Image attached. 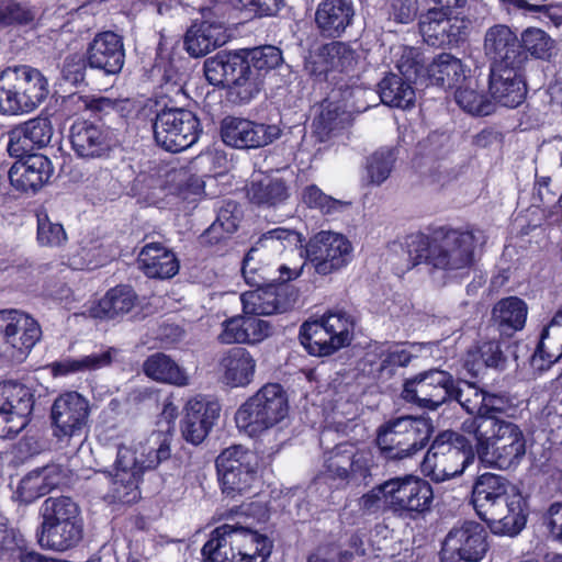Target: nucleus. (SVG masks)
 I'll return each mask as SVG.
<instances>
[{
    "label": "nucleus",
    "mask_w": 562,
    "mask_h": 562,
    "mask_svg": "<svg viewBox=\"0 0 562 562\" xmlns=\"http://www.w3.org/2000/svg\"><path fill=\"white\" fill-rule=\"evenodd\" d=\"M282 63V50L274 45L221 50L205 59L204 76L210 85L226 88L228 102L241 105L258 95L266 75Z\"/></svg>",
    "instance_id": "obj_1"
},
{
    "label": "nucleus",
    "mask_w": 562,
    "mask_h": 562,
    "mask_svg": "<svg viewBox=\"0 0 562 562\" xmlns=\"http://www.w3.org/2000/svg\"><path fill=\"white\" fill-rule=\"evenodd\" d=\"M470 502L477 517L496 536L516 537L527 525L528 497L499 474H479L472 485Z\"/></svg>",
    "instance_id": "obj_2"
},
{
    "label": "nucleus",
    "mask_w": 562,
    "mask_h": 562,
    "mask_svg": "<svg viewBox=\"0 0 562 562\" xmlns=\"http://www.w3.org/2000/svg\"><path fill=\"white\" fill-rule=\"evenodd\" d=\"M427 231V234L417 232L405 238L412 267L425 263L435 270L457 271L474 265L476 238L471 228L429 225Z\"/></svg>",
    "instance_id": "obj_3"
},
{
    "label": "nucleus",
    "mask_w": 562,
    "mask_h": 562,
    "mask_svg": "<svg viewBox=\"0 0 562 562\" xmlns=\"http://www.w3.org/2000/svg\"><path fill=\"white\" fill-rule=\"evenodd\" d=\"M357 61L356 50L348 43L333 40L310 53L304 69L315 82H327L333 95L338 92L346 100L364 89L360 77L351 74Z\"/></svg>",
    "instance_id": "obj_4"
},
{
    "label": "nucleus",
    "mask_w": 562,
    "mask_h": 562,
    "mask_svg": "<svg viewBox=\"0 0 562 562\" xmlns=\"http://www.w3.org/2000/svg\"><path fill=\"white\" fill-rule=\"evenodd\" d=\"M273 541L256 529L223 524L213 529L203 544L204 562H267Z\"/></svg>",
    "instance_id": "obj_5"
},
{
    "label": "nucleus",
    "mask_w": 562,
    "mask_h": 562,
    "mask_svg": "<svg viewBox=\"0 0 562 562\" xmlns=\"http://www.w3.org/2000/svg\"><path fill=\"white\" fill-rule=\"evenodd\" d=\"M375 469L378 463L370 447L344 441L325 453L319 477L330 490L346 491L369 486Z\"/></svg>",
    "instance_id": "obj_6"
},
{
    "label": "nucleus",
    "mask_w": 562,
    "mask_h": 562,
    "mask_svg": "<svg viewBox=\"0 0 562 562\" xmlns=\"http://www.w3.org/2000/svg\"><path fill=\"white\" fill-rule=\"evenodd\" d=\"M42 522L36 530L41 548L65 552L83 537V520L78 504L69 496L47 497L41 506Z\"/></svg>",
    "instance_id": "obj_7"
},
{
    "label": "nucleus",
    "mask_w": 562,
    "mask_h": 562,
    "mask_svg": "<svg viewBox=\"0 0 562 562\" xmlns=\"http://www.w3.org/2000/svg\"><path fill=\"white\" fill-rule=\"evenodd\" d=\"M465 435L448 429L434 437L422 461L425 476L441 483L463 474L476 456L475 446Z\"/></svg>",
    "instance_id": "obj_8"
},
{
    "label": "nucleus",
    "mask_w": 562,
    "mask_h": 562,
    "mask_svg": "<svg viewBox=\"0 0 562 562\" xmlns=\"http://www.w3.org/2000/svg\"><path fill=\"white\" fill-rule=\"evenodd\" d=\"M434 432L435 426L429 417L406 415L380 425L374 442L384 459L396 461L424 450Z\"/></svg>",
    "instance_id": "obj_9"
},
{
    "label": "nucleus",
    "mask_w": 562,
    "mask_h": 562,
    "mask_svg": "<svg viewBox=\"0 0 562 562\" xmlns=\"http://www.w3.org/2000/svg\"><path fill=\"white\" fill-rule=\"evenodd\" d=\"M289 409L284 387L278 382H269L237 408L234 419L239 431L256 438L285 419Z\"/></svg>",
    "instance_id": "obj_10"
},
{
    "label": "nucleus",
    "mask_w": 562,
    "mask_h": 562,
    "mask_svg": "<svg viewBox=\"0 0 562 562\" xmlns=\"http://www.w3.org/2000/svg\"><path fill=\"white\" fill-rule=\"evenodd\" d=\"M353 318L345 312H327L317 319L304 322L299 339L313 357H329L351 344Z\"/></svg>",
    "instance_id": "obj_11"
},
{
    "label": "nucleus",
    "mask_w": 562,
    "mask_h": 562,
    "mask_svg": "<svg viewBox=\"0 0 562 562\" xmlns=\"http://www.w3.org/2000/svg\"><path fill=\"white\" fill-rule=\"evenodd\" d=\"M475 439L479 459L498 470L518 467L526 453V439L515 423H502L493 429L467 434Z\"/></svg>",
    "instance_id": "obj_12"
},
{
    "label": "nucleus",
    "mask_w": 562,
    "mask_h": 562,
    "mask_svg": "<svg viewBox=\"0 0 562 562\" xmlns=\"http://www.w3.org/2000/svg\"><path fill=\"white\" fill-rule=\"evenodd\" d=\"M2 92L5 104L2 114H26L37 109L48 97L47 78L27 65L2 69Z\"/></svg>",
    "instance_id": "obj_13"
},
{
    "label": "nucleus",
    "mask_w": 562,
    "mask_h": 562,
    "mask_svg": "<svg viewBox=\"0 0 562 562\" xmlns=\"http://www.w3.org/2000/svg\"><path fill=\"white\" fill-rule=\"evenodd\" d=\"M218 486L224 497L236 499L254 493L258 481L256 454L241 445L225 448L215 459Z\"/></svg>",
    "instance_id": "obj_14"
},
{
    "label": "nucleus",
    "mask_w": 562,
    "mask_h": 562,
    "mask_svg": "<svg viewBox=\"0 0 562 562\" xmlns=\"http://www.w3.org/2000/svg\"><path fill=\"white\" fill-rule=\"evenodd\" d=\"M153 132L158 146L170 153H180L198 142L203 128L195 112L165 106L156 113Z\"/></svg>",
    "instance_id": "obj_15"
},
{
    "label": "nucleus",
    "mask_w": 562,
    "mask_h": 562,
    "mask_svg": "<svg viewBox=\"0 0 562 562\" xmlns=\"http://www.w3.org/2000/svg\"><path fill=\"white\" fill-rule=\"evenodd\" d=\"M389 510L404 520L425 519L434 505L431 484L412 474L386 480Z\"/></svg>",
    "instance_id": "obj_16"
},
{
    "label": "nucleus",
    "mask_w": 562,
    "mask_h": 562,
    "mask_svg": "<svg viewBox=\"0 0 562 562\" xmlns=\"http://www.w3.org/2000/svg\"><path fill=\"white\" fill-rule=\"evenodd\" d=\"M2 363L24 362L42 337L38 322L30 314L13 308H2Z\"/></svg>",
    "instance_id": "obj_17"
},
{
    "label": "nucleus",
    "mask_w": 562,
    "mask_h": 562,
    "mask_svg": "<svg viewBox=\"0 0 562 562\" xmlns=\"http://www.w3.org/2000/svg\"><path fill=\"white\" fill-rule=\"evenodd\" d=\"M89 401L77 391L60 393L49 413L52 435L57 442L69 445L72 438L86 435L89 428Z\"/></svg>",
    "instance_id": "obj_18"
},
{
    "label": "nucleus",
    "mask_w": 562,
    "mask_h": 562,
    "mask_svg": "<svg viewBox=\"0 0 562 562\" xmlns=\"http://www.w3.org/2000/svg\"><path fill=\"white\" fill-rule=\"evenodd\" d=\"M454 381V376L446 370H425L405 380L402 397L408 403L435 411L449 402Z\"/></svg>",
    "instance_id": "obj_19"
},
{
    "label": "nucleus",
    "mask_w": 562,
    "mask_h": 562,
    "mask_svg": "<svg viewBox=\"0 0 562 562\" xmlns=\"http://www.w3.org/2000/svg\"><path fill=\"white\" fill-rule=\"evenodd\" d=\"M485 528L472 520L452 528L446 536L440 550V562H480L490 544Z\"/></svg>",
    "instance_id": "obj_20"
},
{
    "label": "nucleus",
    "mask_w": 562,
    "mask_h": 562,
    "mask_svg": "<svg viewBox=\"0 0 562 562\" xmlns=\"http://www.w3.org/2000/svg\"><path fill=\"white\" fill-rule=\"evenodd\" d=\"M305 252L315 271L327 276L348 265L351 260L352 245L341 234L321 231L310 238Z\"/></svg>",
    "instance_id": "obj_21"
},
{
    "label": "nucleus",
    "mask_w": 562,
    "mask_h": 562,
    "mask_svg": "<svg viewBox=\"0 0 562 562\" xmlns=\"http://www.w3.org/2000/svg\"><path fill=\"white\" fill-rule=\"evenodd\" d=\"M451 10L432 8L419 18V31L434 47H459L468 38L469 20L450 16Z\"/></svg>",
    "instance_id": "obj_22"
},
{
    "label": "nucleus",
    "mask_w": 562,
    "mask_h": 562,
    "mask_svg": "<svg viewBox=\"0 0 562 562\" xmlns=\"http://www.w3.org/2000/svg\"><path fill=\"white\" fill-rule=\"evenodd\" d=\"M221 10L222 7L218 4L203 8L201 10V22L193 23L188 29L184 36V45L190 56H205L211 50L226 43V20Z\"/></svg>",
    "instance_id": "obj_23"
},
{
    "label": "nucleus",
    "mask_w": 562,
    "mask_h": 562,
    "mask_svg": "<svg viewBox=\"0 0 562 562\" xmlns=\"http://www.w3.org/2000/svg\"><path fill=\"white\" fill-rule=\"evenodd\" d=\"M221 10L222 7L218 4L203 8L201 10V22L193 23L188 29L184 36V45L190 56H205L211 50L226 43V20Z\"/></svg>",
    "instance_id": "obj_24"
},
{
    "label": "nucleus",
    "mask_w": 562,
    "mask_h": 562,
    "mask_svg": "<svg viewBox=\"0 0 562 562\" xmlns=\"http://www.w3.org/2000/svg\"><path fill=\"white\" fill-rule=\"evenodd\" d=\"M221 10L222 7L218 4L203 8L201 10V22L193 23L188 29L184 36V45L190 56H205L211 50L226 43V20Z\"/></svg>",
    "instance_id": "obj_25"
},
{
    "label": "nucleus",
    "mask_w": 562,
    "mask_h": 562,
    "mask_svg": "<svg viewBox=\"0 0 562 562\" xmlns=\"http://www.w3.org/2000/svg\"><path fill=\"white\" fill-rule=\"evenodd\" d=\"M2 439H13L31 422L35 397L32 389L2 380Z\"/></svg>",
    "instance_id": "obj_26"
},
{
    "label": "nucleus",
    "mask_w": 562,
    "mask_h": 562,
    "mask_svg": "<svg viewBox=\"0 0 562 562\" xmlns=\"http://www.w3.org/2000/svg\"><path fill=\"white\" fill-rule=\"evenodd\" d=\"M220 134L223 143L229 147L255 149L271 144L280 136L281 130L277 125L226 116L221 122Z\"/></svg>",
    "instance_id": "obj_27"
},
{
    "label": "nucleus",
    "mask_w": 562,
    "mask_h": 562,
    "mask_svg": "<svg viewBox=\"0 0 562 562\" xmlns=\"http://www.w3.org/2000/svg\"><path fill=\"white\" fill-rule=\"evenodd\" d=\"M413 358V353L402 342H375L364 352L361 360L362 371L378 381L386 382L400 369L406 368Z\"/></svg>",
    "instance_id": "obj_28"
},
{
    "label": "nucleus",
    "mask_w": 562,
    "mask_h": 562,
    "mask_svg": "<svg viewBox=\"0 0 562 562\" xmlns=\"http://www.w3.org/2000/svg\"><path fill=\"white\" fill-rule=\"evenodd\" d=\"M69 138L76 155L85 159H108L119 144L109 126L89 121L75 122Z\"/></svg>",
    "instance_id": "obj_29"
},
{
    "label": "nucleus",
    "mask_w": 562,
    "mask_h": 562,
    "mask_svg": "<svg viewBox=\"0 0 562 562\" xmlns=\"http://www.w3.org/2000/svg\"><path fill=\"white\" fill-rule=\"evenodd\" d=\"M221 405L203 396L190 398L180 419V432L183 440L193 446L201 445L220 417Z\"/></svg>",
    "instance_id": "obj_30"
},
{
    "label": "nucleus",
    "mask_w": 562,
    "mask_h": 562,
    "mask_svg": "<svg viewBox=\"0 0 562 562\" xmlns=\"http://www.w3.org/2000/svg\"><path fill=\"white\" fill-rule=\"evenodd\" d=\"M86 58L91 69L119 75L125 64L123 36L110 30L98 32L87 45Z\"/></svg>",
    "instance_id": "obj_31"
},
{
    "label": "nucleus",
    "mask_w": 562,
    "mask_h": 562,
    "mask_svg": "<svg viewBox=\"0 0 562 562\" xmlns=\"http://www.w3.org/2000/svg\"><path fill=\"white\" fill-rule=\"evenodd\" d=\"M520 35L506 24L490 26L484 36V50L491 68L521 67Z\"/></svg>",
    "instance_id": "obj_32"
},
{
    "label": "nucleus",
    "mask_w": 562,
    "mask_h": 562,
    "mask_svg": "<svg viewBox=\"0 0 562 562\" xmlns=\"http://www.w3.org/2000/svg\"><path fill=\"white\" fill-rule=\"evenodd\" d=\"M54 173L50 159L42 154H31L16 159L8 171L10 184L19 192H36Z\"/></svg>",
    "instance_id": "obj_33"
},
{
    "label": "nucleus",
    "mask_w": 562,
    "mask_h": 562,
    "mask_svg": "<svg viewBox=\"0 0 562 562\" xmlns=\"http://www.w3.org/2000/svg\"><path fill=\"white\" fill-rule=\"evenodd\" d=\"M288 284H276L244 292L240 296L246 315H272L288 312L296 301Z\"/></svg>",
    "instance_id": "obj_34"
},
{
    "label": "nucleus",
    "mask_w": 562,
    "mask_h": 562,
    "mask_svg": "<svg viewBox=\"0 0 562 562\" xmlns=\"http://www.w3.org/2000/svg\"><path fill=\"white\" fill-rule=\"evenodd\" d=\"M526 70L521 67L491 68L488 89L498 104L515 109L527 97Z\"/></svg>",
    "instance_id": "obj_35"
},
{
    "label": "nucleus",
    "mask_w": 562,
    "mask_h": 562,
    "mask_svg": "<svg viewBox=\"0 0 562 562\" xmlns=\"http://www.w3.org/2000/svg\"><path fill=\"white\" fill-rule=\"evenodd\" d=\"M355 14L352 0H321L315 11V25L322 37L337 40L352 25Z\"/></svg>",
    "instance_id": "obj_36"
},
{
    "label": "nucleus",
    "mask_w": 562,
    "mask_h": 562,
    "mask_svg": "<svg viewBox=\"0 0 562 562\" xmlns=\"http://www.w3.org/2000/svg\"><path fill=\"white\" fill-rule=\"evenodd\" d=\"M513 409L514 403L508 393L486 390L481 414L465 418L460 429L464 434H474L487 428L493 429L502 423H509L502 419L501 416H508L509 411Z\"/></svg>",
    "instance_id": "obj_37"
},
{
    "label": "nucleus",
    "mask_w": 562,
    "mask_h": 562,
    "mask_svg": "<svg viewBox=\"0 0 562 562\" xmlns=\"http://www.w3.org/2000/svg\"><path fill=\"white\" fill-rule=\"evenodd\" d=\"M137 261L144 274L150 279H170L180 268L175 252L161 243H148L138 254Z\"/></svg>",
    "instance_id": "obj_38"
},
{
    "label": "nucleus",
    "mask_w": 562,
    "mask_h": 562,
    "mask_svg": "<svg viewBox=\"0 0 562 562\" xmlns=\"http://www.w3.org/2000/svg\"><path fill=\"white\" fill-rule=\"evenodd\" d=\"M138 301L135 290L130 284H119L109 289L89 308L92 318L101 321L114 319L130 313Z\"/></svg>",
    "instance_id": "obj_39"
},
{
    "label": "nucleus",
    "mask_w": 562,
    "mask_h": 562,
    "mask_svg": "<svg viewBox=\"0 0 562 562\" xmlns=\"http://www.w3.org/2000/svg\"><path fill=\"white\" fill-rule=\"evenodd\" d=\"M301 272V269H291L285 265H280L277 269L261 265L254 260L251 251L245 256L241 263V274L245 282L255 289L288 284V282L299 278Z\"/></svg>",
    "instance_id": "obj_40"
},
{
    "label": "nucleus",
    "mask_w": 562,
    "mask_h": 562,
    "mask_svg": "<svg viewBox=\"0 0 562 562\" xmlns=\"http://www.w3.org/2000/svg\"><path fill=\"white\" fill-rule=\"evenodd\" d=\"M222 380L229 387H245L255 375L256 360L244 347L231 348L221 359Z\"/></svg>",
    "instance_id": "obj_41"
},
{
    "label": "nucleus",
    "mask_w": 562,
    "mask_h": 562,
    "mask_svg": "<svg viewBox=\"0 0 562 562\" xmlns=\"http://www.w3.org/2000/svg\"><path fill=\"white\" fill-rule=\"evenodd\" d=\"M527 303L518 296L503 297L495 303L491 313L492 325L507 337L521 330L527 321Z\"/></svg>",
    "instance_id": "obj_42"
},
{
    "label": "nucleus",
    "mask_w": 562,
    "mask_h": 562,
    "mask_svg": "<svg viewBox=\"0 0 562 562\" xmlns=\"http://www.w3.org/2000/svg\"><path fill=\"white\" fill-rule=\"evenodd\" d=\"M404 67L405 64L400 67L402 75L387 72L378 83L380 100L390 108L408 109L415 104V89Z\"/></svg>",
    "instance_id": "obj_43"
},
{
    "label": "nucleus",
    "mask_w": 562,
    "mask_h": 562,
    "mask_svg": "<svg viewBox=\"0 0 562 562\" xmlns=\"http://www.w3.org/2000/svg\"><path fill=\"white\" fill-rule=\"evenodd\" d=\"M506 357L497 340L480 341L470 348L465 356L463 367L472 379H480L487 368H503Z\"/></svg>",
    "instance_id": "obj_44"
},
{
    "label": "nucleus",
    "mask_w": 562,
    "mask_h": 562,
    "mask_svg": "<svg viewBox=\"0 0 562 562\" xmlns=\"http://www.w3.org/2000/svg\"><path fill=\"white\" fill-rule=\"evenodd\" d=\"M521 68L528 60L551 61L558 55L557 42L544 30L529 26L520 33Z\"/></svg>",
    "instance_id": "obj_45"
},
{
    "label": "nucleus",
    "mask_w": 562,
    "mask_h": 562,
    "mask_svg": "<svg viewBox=\"0 0 562 562\" xmlns=\"http://www.w3.org/2000/svg\"><path fill=\"white\" fill-rule=\"evenodd\" d=\"M145 375L156 382L176 386L189 384V376L170 356L164 352H155L146 358L143 363Z\"/></svg>",
    "instance_id": "obj_46"
},
{
    "label": "nucleus",
    "mask_w": 562,
    "mask_h": 562,
    "mask_svg": "<svg viewBox=\"0 0 562 562\" xmlns=\"http://www.w3.org/2000/svg\"><path fill=\"white\" fill-rule=\"evenodd\" d=\"M142 474L135 468H117L104 496L109 504L132 505L139 501Z\"/></svg>",
    "instance_id": "obj_47"
},
{
    "label": "nucleus",
    "mask_w": 562,
    "mask_h": 562,
    "mask_svg": "<svg viewBox=\"0 0 562 562\" xmlns=\"http://www.w3.org/2000/svg\"><path fill=\"white\" fill-rule=\"evenodd\" d=\"M426 71L430 83L443 89H454L465 80V70L461 59L449 53L437 55Z\"/></svg>",
    "instance_id": "obj_48"
},
{
    "label": "nucleus",
    "mask_w": 562,
    "mask_h": 562,
    "mask_svg": "<svg viewBox=\"0 0 562 562\" xmlns=\"http://www.w3.org/2000/svg\"><path fill=\"white\" fill-rule=\"evenodd\" d=\"M2 562H56L30 549L29 542L19 529H2Z\"/></svg>",
    "instance_id": "obj_49"
},
{
    "label": "nucleus",
    "mask_w": 562,
    "mask_h": 562,
    "mask_svg": "<svg viewBox=\"0 0 562 562\" xmlns=\"http://www.w3.org/2000/svg\"><path fill=\"white\" fill-rule=\"evenodd\" d=\"M170 438L161 431L153 434L139 447V456L134 458L133 468L142 474L146 470L156 469L171 456Z\"/></svg>",
    "instance_id": "obj_50"
},
{
    "label": "nucleus",
    "mask_w": 562,
    "mask_h": 562,
    "mask_svg": "<svg viewBox=\"0 0 562 562\" xmlns=\"http://www.w3.org/2000/svg\"><path fill=\"white\" fill-rule=\"evenodd\" d=\"M562 358V329L549 323L540 333L539 341L532 355V364L538 369H549Z\"/></svg>",
    "instance_id": "obj_51"
},
{
    "label": "nucleus",
    "mask_w": 562,
    "mask_h": 562,
    "mask_svg": "<svg viewBox=\"0 0 562 562\" xmlns=\"http://www.w3.org/2000/svg\"><path fill=\"white\" fill-rule=\"evenodd\" d=\"M247 195L252 204L271 207L286 201L289 188L282 179L266 177L258 181H251Z\"/></svg>",
    "instance_id": "obj_52"
},
{
    "label": "nucleus",
    "mask_w": 562,
    "mask_h": 562,
    "mask_svg": "<svg viewBox=\"0 0 562 562\" xmlns=\"http://www.w3.org/2000/svg\"><path fill=\"white\" fill-rule=\"evenodd\" d=\"M112 348L101 352L91 353L81 358H67L55 361L52 364L54 375H69L77 372L97 371L99 369L111 366L113 361Z\"/></svg>",
    "instance_id": "obj_53"
},
{
    "label": "nucleus",
    "mask_w": 562,
    "mask_h": 562,
    "mask_svg": "<svg viewBox=\"0 0 562 562\" xmlns=\"http://www.w3.org/2000/svg\"><path fill=\"white\" fill-rule=\"evenodd\" d=\"M398 150L395 147H380L366 160L368 183L380 186L391 175L397 160Z\"/></svg>",
    "instance_id": "obj_54"
},
{
    "label": "nucleus",
    "mask_w": 562,
    "mask_h": 562,
    "mask_svg": "<svg viewBox=\"0 0 562 562\" xmlns=\"http://www.w3.org/2000/svg\"><path fill=\"white\" fill-rule=\"evenodd\" d=\"M486 389L473 381H454L449 402L456 401L471 416L481 414Z\"/></svg>",
    "instance_id": "obj_55"
},
{
    "label": "nucleus",
    "mask_w": 562,
    "mask_h": 562,
    "mask_svg": "<svg viewBox=\"0 0 562 562\" xmlns=\"http://www.w3.org/2000/svg\"><path fill=\"white\" fill-rule=\"evenodd\" d=\"M36 240L41 247L60 248L68 241V235L60 222H54L46 211L36 213Z\"/></svg>",
    "instance_id": "obj_56"
},
{
    "label": "nucleus",
    "mask_w": 562,
    "mask_h": 562,
    "mask_svg": "<svg viewBox=\"0 0 562 562\" xmlns=\"http://www.w3.org/2000/svg\"><path fill=\"white\" fill-rule=\"evenodd\" d=\"M36 9L26 2L2 0V27H29L35 25Z\"/></svg>",
    "instance_id": "obj_57"
},
{
    "label": "nucleus",
    "mask_w": 562,
    "mask_h": 562,
    "mask_svg": "<svg viewBox=\"0 0 562 562\" xmlns=\"http://www.w3.org/2000/svg\"><path fill=\"white\" fill-rule=\"evenodd\" d=\"M350 100L340 98L338 92H335V95H333V88H330L328 97L321 103V112L316 117L317 127L326 134L333 132L340 116L346 112Z\"/></svg>",
    "instance_id": "obj_58"
},
{
    "label": "nucleus",
    "mask_w": 562,
    "mask_h": 562,
    "mask_svg": "<svg viewBox=\"0 0 562 562\" xmlns=\"http://www.w3.org/2000/svg\"><path fill=\"white\" fill-rule=\"evenodd\" d=\"M150 75L161 87H170L171 90L182 88V74L169 54H164L161 49L157 52Z\"/></svg>",
    "instance_id": "obj_59"
},
{
    "label": "nucleus",
    "mask_w": 562,
    "mask_h": 562,
    "mask_svg": "<svg viewBox=\"0 0 562 562\" xmlns=\"http://www.w3.org/2000/svg\"><path fill=\"white\" fill-rule=\"evenodd\" d=\"M301 202L307 209L317 210L324 215H331L342 206L341 201L326 194L314 183L305 186L302 189Z\"/></svg>",
    "instance_id": "obj_60"
},
{
    "label": "nucleus",
    "mask_w": 562,
    "mask_h": 562,
    "mask_svg": "<svg viewBox=\"0 0 562 562\" xmlns=\"http://www.w3.org/2000/svg\"><path fill=\"white\" fill-rule=\"evenodd\" d=\"M85 109L90 111L92 115L102 120L104 116L116 113L120 116H126L128 100L111 99L108 97L86 95L82 98Z\"/></svg>",
    "instance_id": "obj_61"
},
{
    "label": "nucleus",
    "mask_w": 562,
    "mask_h": 562,
    "mask_svg": "<svg viewBox=\"0 0 562 562\" xmlns=\"http://www.w3.org/2000/svg\"><path fill=\"white\" fill-rule=\"evenodd\" d=\"M41 472L37 469L30 471L21 479L13 493V498L20 503L30 504L49 493V486L43 485Z\"/></svg>",
    "instance_id": "obj_62"
},
{
    "label": "nucleus",
    "mask_w": 562,
    "mask_h": 562,
    "mask_svg": "<svg viewBox=\"0 0 562 562\" xmlns=\"http://www.w3.org/2000/svg\"><path fill=\"white\" fill-rule=\"evenodd\" d=\"M36 148L47 146L53 136V126L48 117H35L21 124Z\"/></svg>",
    "instance_id": "obj_63"
},
{
    "label": "nucleus",
    "mask_w": 562,
    "mask_h": 562,
    "mask_svg": "<svg viewBox=\"0 0 562 562\" xmlns=\"http://www.w3.org/2000/svg\"><path fill=\"white\" fill-rule=\"evenodd\" d=\"M385 485L386 481L378 484L359 498L358 506L363 514H378L382 508V504L389 509L387 491L390 487H385Z\"/></svg>",
    "instance_id": "obj_64"
}]
</instances>
